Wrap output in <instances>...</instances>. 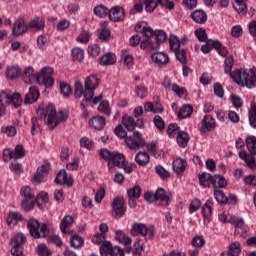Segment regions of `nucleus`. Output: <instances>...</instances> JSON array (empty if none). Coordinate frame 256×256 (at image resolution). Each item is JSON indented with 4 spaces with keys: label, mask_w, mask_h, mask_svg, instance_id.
Listing matches in <instances>:
<instances>
[{
    "label": "nucleus",
    "mask_w": 256,
    "mask_h": 256,
    "mask_svg": "<svg viewBox=\"0 0 256 256\" xmlns=\"http://www.w3.org/2000/svg\"><path fill=\"white\" fill-rule=\"evenodd\" d=\"M13 159H23L25 157V149L21 144L16 145L15 149L12 150Z\"/></svg>",
    "instance_id": "obj_47"
},
{
    "label": "nucleus",
    "mask_w": 256,
    "mask_h": 256,
    "mask_svg": "<svg viewBox=\"0 0 256 256\" xmlns=\"http://www.w3.org/2000/svg\"><path fill=\"white\" fill-rule=\"evenodd\" d=\"M1 103L2 107H8L12 103L14 107H21L23 104V99L19 92L13 93L11 90H4L1 92Z\"/></svg>",
    "instance_id": "obj_6"
},
{
    "label": "nucleus",
    "mask_w": 256,
    "mask_h": 256,
    "mask_svg": "<svg viewBox=\"0 0 256 256\" xmlns=\"http://www.w3.org/2000/svg\"><path fill=\"white\" fill-rule=\"evenodd\" d=\"M57 185H67V187H73V177L67 175V171L60 170L55 178Z\"/></svg>",
    "instance_id": "obj_12"
},
{
    "label": "nucleus",
    "mask_w": 256,
    "mask_h": 256,
    "mask_svg": "<svg viewBox=\"0 0 256 256\" xmlns=\"http://www.w3.org/2000/svg\"><path fill=\"white\" fill-rule=\"evenodd\" d=\"M154 196L156 201H162L166 207L169 205V196L165 195V190L163 188H158Z\"/></svg>",
    "instance_id": "obj_40"
},
{
    "label": "nucleus",
    "mask_w": 256,
    "mask_h": 256,
    "mask_svg": "<svg viewBox=\"0 0 256 256\" xmlns=\"http://www.w3.org/2000/svg\"><path fill=\"white\" fill-rule=\"evenodd\" d=\"M191 115H193V106L189 104L183 105L178 112L179 119H187Z\"/></svg>",
    "instance_id": "obj_33"
},
{
    "label": "nucleus",
    "mask_w": 256,
    "mask_h": 256,
    "mask_svg": "<svg viewBox=\"0 0 256 256\" xmlns=\"http://www.w3.org/2000/svg\"><path fill=\"white\" fill-rule=\"evenodd\" d=\"M149 161H151V157L147 152H138L135 156V162L140 167H146V165H149Z\"/></svg>",
    "instance_id": "obj_26"
},
{
    "label": "nucleus",
    "mask_w": 256,
    "mask_h": 256,
    "mask_svg": "<svg viewBox=\"0 0 256 256\" xmlns=\"http://www.w3.org/2000/svg\"><path fill=\"white\" fill-rule=\"evenodd\" d=\"M155 171L157 175L161 177V179H169L171 177V173H169V171H166L161 165H157L155 167Z\"/></svg>",
    "instance_id": "obj_56"
},
{
    "label": "nucleus",
    "mask_w": 256,
    "mask_h": 256,
    "mask_svg": "<svg viewBox=\"0 0 256 256\" xmlns=\"http://www.w3.org/2000/svg\"><path fill=\"white\" fill-rule=\"evenodd\" d=\"M202 127L205 129H213V127H215V120L213 119V116L206 115L202 120Z\"/></svg>",
    "instance_id": "obj_52"
},
{
    "label": "nucleus",
    "mask_w": 256,
    "mask_h": 256,
    "mask_svg": "<svg viewBox=\"0 0 256 256\" xmlns=\"http://www.w3.org/2000/svg\"><path fill=\"white\" fill-rule=\"evenodd\" d=\"M39 90L37 89V86H31L29 88V92L25 95L24 103L25 105H32V103L37 102V99L40 97Z\"/></svg>",
    "instance_id": "obj_16"
},
{
    "label": "nucleus",
    "mask_w": 256,
    "mask_h": 256,
    "mask_svg": "<svg viewBox=\"0 0 256 256\" xmlns=\"http://www.w3.org/2000/svg\"><path fill=\"white\" fill-rule=\"evenodd\" d=\"M191 245L196 249H201L205 245V239L203 236H195L191 241Z\"/></svg>",
    "instance_id": "obj_55"
},
{
    "label": "nucleus",
    "mask_w": 256,
    "mask_h": 256,
    "mask_svg": "<svg viewBox=\"0 0 256 256\" xmlns=\"http://www.w3.org/2000/svg\"><path fill=\"white\" fill-rule=\"evenodd\" d=\"M151 59L158 67H165L169 63V55L164 52H155L151 55Z\"/></svg>",
    "instance_id": "obj_14"
},
{
    "label": "nucleus",
    "mask_w": 256,
    "mask_h": 256,
    "mask_svg": "<svg viewBox=\"0 0 256 256\" xmlns=\"http://www.w3.org/2000/svg\"><path fill=\"white\" fill-rule=\"evenodd\" d=\"M22 77L24 83H26L27 85H31V83H33L35 79H37L35 70L31 66H28L24 69Z\"/></svg>",
    "instance_id": "obj_22"
},
{
    "label": "nucleus",
    "mask_w": 256,
    "mask_h": 256,
    "mask_svg": "<svg viewBox=\"0 0 256 256\" xmlns=\"http://www.w3.org/2000/svg\"><path fill=\"white\" fill-rule=\"evenodd\" d=\"M172 167L175 173H184L185 169H187V162L181 158H178L173 161Z\"/></svg>",
    "instance_id": "obj_34"
},
{
    "label": "nucleus",
    "mask_w": 256,
    "mask_h": 256,
    "mask_svg": "<svg viewBox=\"0 0 256 256\" xmlns=\"http://www.w3.org/2000/svg\"><path fill=\"white\" fill-rule=\"evenodd\" d=\"M148 233H149V228H147V225L143 223L133 224L131 235H133L134 237L137 235H142V237H146Z\"/></svg>",
    "instance_id": "obj_21"
},
{
    "label": "nucleus",
    "mask_w": 256,
    "mask_h": 256,
    "mask_svg": "<svg viewBox=\"0 0 256 256\" xmlns=\"http://www.w3.org/2000/svg\"><path fill=\"white\" fill-rule=\"evenodd\" d=\"M214 198L217 203L227 205V196H225V192H223L222 190H214Z\"/></svg>",
    "instance_id": "obj_48"
},
{
    "label": "nucleus",
    "mask_w": 256,
    "mask_h": 256,
    "mask_svg": "<svg viewBox=\"0 0 256 256\" xmlns=\"http://www.w3.org/2000/svg\"><path fill=\"white\" fill-rule=\"evenodd\" d=\"M19 221H23V215L19 212H10L8 214L7 223L9 227H15Z\"/></svg>",
    "instance_id": "obj_29"
},
{
    "label": "nucleus",
    "mask_w": 256,
    "mask_h": 256,
    "mask_svg": "<svg viewBox=\"0 0 256 256\" xmlns=\"http://www.w3.org/2000/svg\"><path fill=\"white\" fill-rule=\"evenodd\" d=\"M75 223V218L71 215H66L64 218L61 220L60 223V231L61 233H64L65 235H70L71 230H67L68 227H71Z\"/></svg>",
    "instance_id": "obj_19"
},
{
    "label": "nucleus",
    "mask_w": 256,
    "mask_h": 256,
    "mask_svg": "<svg viewBox=\"0 0 256 256\" xmlns=\"http://www.w3.org/2000/svg\"><path fill=\"white\" fill-rule=\"evenodd\" d=\"M144 110L150 113H163V105L161 103L146 102L144 105Z\"/></svg>",
    "instance_id": "obj_30"
},
{
    "label": "nucleus",
    "mask_w": 256,
    "mask_h": 256,
    "mask_svg": "<svg viewBox=\"0 0 256 256\" xmlns=\"http://www.w3.org/2000/svg\"><path fill=\"white\" fill-rule=\"evenodd\" d=\"M98 111L100 113H105L109 117L111 115V110H109V101H101V103L98 106Z\"/></svg>",
    "instance_id": "obj_53"
},
{
    "label": "nucleus",
    "mask_w": 256,
    "mask_h": 256,
    "mask_svg": "<svg viewBox=\"0 0 256 256\" xmlns=\"http://www.w3.org/2000/svg\"><path fill=\"white\" fill-rule=\"evenodd\" d=\"M72 57L75 61H83L85 52L81 48H74L72 49Z\"/></svg>",
    "instance_id": "obj_54"
},
{
    "label": "nucleus",
    "mask_w": 256,
    "mask_h": 256,
    "mask_svg": "<svg viewBox=\"0 0 256 256\" xmlns=\"http://www.w3.org/2000/svg\"><path fill=\"white\" fill-rule=\"evenodd\" d=\"M128 198L139 199L141 197V186L135 185L127 190Z\"/></svg>",
    "instance_id": "obj_43"
},
{
    "label": "nucleus",
    "mask_w": 256,
    "mask_h": 256,
    "mask_svg": "<svg viewBox=\"0 0 256 256\" xmlns=\"http://www.w3.org/2000/svg\"><path fill=\"white\" fill-rule=\"evenodd\" d=\"M20 194L22 195V197H24V199H29V201H31V199H35V194L29 186L22 187V189L20 190Z\"/></svg>",
    "instance_id": "obj_49"
},
{
    "label": "nucleus",
    "mask_w": 256,
    "mask_h": 256,
    "mask_svg": "<svg viewBox=\"0 0 256 256\" xmlns=\"http://www.w3.org/2000/svg\"><path fill=\"white\" fill-rule=\"evenodd\" d=\"M246 146L250 155H256V137L255 136H249L248 138H246Z\"/></svg>",
    "instance_id": "obj_42"
},
{
    "label": "nucleus",
    "mask_w": 256,
    "mask_h": 256,
    "mask_svg": "<svg viewBox=\"0 0 256 256\" xmlns=\"http://www.w3.org/2000/svg\"><path fill=\"white\" fill-rule=\"evenodd\" d=\"M25 243H27V237L23 233H17L14 237L11 239V245L12 247L23 249L25 247Z\"/></svg>",
    "instance_id": "obj_20"
},
{
    "label": "nucleus",
    "mask_w": 256,
    "mask_h": 256,
    "mask_svg": "<svg viewBox=\"0 0 256 256\" xmlns=\"http://www.w3.org/2000/svg\"><path fill=\"white\" fill-rule=\"evenodd\" d=\"M70 245L74 249H81V247H83V245H85V240L83 239V237H81L79 235H73L70 240Z\"/></svg>",
    "instance_id": "obj_41"
},
{
    "label": "nucleus",
    "mask_w": 256,
    "mask_h": 256,
    "mask_svg": "<svg viewBox=\"0 0 256 256\" xmlns=\"http://www.w3.org/2000/svg\"><path fill=\"white\" fill-rule=\"evenodd\" d=\"M100 157L104 159V161H107V167L108 171L110 173H113L115 171L114 167H117L118 169H123L125 173H132L133 168L131 165H129V162H127V159L125 158V154L120 153L119 151H109L107 148H103L100 150Z\"/></svg>",
    "instance_id": "obj_2"
},
{
    "label": "nucleus",
    "mask_w": 256,
    "mask_h": 256,
    "mask_svg": "<svg viewBox=\"0 0 256 256\" xmlns=\"http://www.w3.org/2000/svg\"><path fill=\"white\" fill-rule=\"evenodd\" d=\"M89 39H91V34L87 30H83L77 37L78 43H89Z\"/></svg>",
    "instance_id": "obj_59"
},
{
    "label": "nucleus",
    "mask_w": 256,
    "mask_h": 256,
    "mask_svg": "<svg viewBox=\"0 0 256 256\" xmlns=\"http://www.w3.org/2000/svg\"><path fill=\"white\" fill-rule=\"evenodd\" d=\"M248 31H249L251 37H254V39L256 41V20L249 22Z\"/></svg>",
    "instance_id": "obj_64"
},
{
    "label": "nucleus",
    "mask_w": 256,
    "mask_h": 256,
    "mask_svg": "<svg viewBox=\"0 0 256 256\" xmlns=\"http://www.w3.org/2000/svg\"><path fill=\"white\" fill-rule=\"evenodd\" d=\"M109 19L110 21H114V22L123 21V19H125V10H123L119 6H115L111 8L109 12Z\"/></svg>",
    "instance_id": "obj_17"
},
{
    "label": "nucleus",
    "mask_w": 256,
    "mask_h": 256,
    "mask_svg": "<svg viewBox=\"0 0 256 256\" xmlns=\"http://www.w3.org/2000/svg\"><path fill=\"white\" fill-rule=\"evenodd\" d=\"M191 18L195 23H198L199 25H203L207 22V12L203 10H195L191 14Z\"/></svg>",
    "instance_id": "obj_25"
},
{
    "label": "nucleus",
    "mask_w": 256,
    "mask_h": 256,
    "mask_svg": "<svg viewBox=\"0 0 256 256\" xmlns=\"http://www.w3.org/2000/svg\"><path fill=\"white\" fill-rule=\"evenodd\" d=\"M117 61V57L113 53H107L100 59V65H103L104 67H107L109 65L115 64Z\"/></svg>",
    "instance_id": "obj_37"
},
{
    "label": "nucleus",
    "mask_w": 256,
    "mask_h": 256,
    "mask_svg": "<svg viewBox=\"0 0 256 256\" xmlns=\"http://www.w3.org/2000/svg\"><path fill=\"white\" fill-rule=\"evenodd\" d=\"M115 235L116 241H118V243H121V245H125L126 253H131L132 248L128 247V245H131V243H133L131 237L127 236V234H125L123 230H116Z\"/></svg>",
    "instance_id": "obj_10"
},
{
    "label": "nucleus",
    "mask_w": 256,
    "mask_h": 256,
    "mask_svg": "<svg viewBox=\"0 0 256 256\" xmlns=\"http://www.w3.org/2000/svg\"><path fill=\"white\" fill-rule=\"evenodd\" d=\"M35 203H37L36 199H24L22 200L21 207L24 209V211H33V208L35 207Z\"/></svg>",
    "instance_id": "obj_46"
},
{
    "label": "nucleus",
    "mask_w": 256,
    "mask_h": 256,
    "mask_svg": "<svg viewBox=\"0 0 256 256\" xmlns=\"http://www.w3.org/2000/svg\"><path fill=\"white\" fill-rule=\"evenodd\" d=\"M165 39H167V34L163 30L154 31V45H152V49H159L161 43H165Z\"/></svg>",
    "instance_id": "obj_24"
},
{
    "label": "nucleus",
    "mask_w": 256,
    "mask_h": 256,
    "mask_svg": "<svg viewBox=\"0 0 256 256\" xmlns=\"http://www.w3.org/2000/svg\"><path fill=\"white\" fill-rule=\"evenodd\" d=\"M38 255L51 256L53 255V252H51V250L45 244H40L38 245Z\"/></svg>",
    "instance_id": "obj_60"
},
{
    "label": "nucleus",
    "mask_w": 256,
    "mask_h": 256,
    "mask_svg": "<svg viewBox=\"0 0 256 256\" xmlns=\"http://www.w3.org/2000/svg\"><path fill=\"white\" fill-rule=\"evenodd\" d=\"M249 123L251 127L256 129V103L251 104V108L249 110Z\"/></svg>",
    "instance_id": "obj_45"
},
{
    "label": "nucleus",
    "mask_w": 256,
    "mask_h": 256,
    "mask_svg": "<svg viewBox=\"0 0 256 256\" xmlns=\"http://www.w3.org/2000/svg\"><path fill=\"white\" fill-rule=\"evenodd\" d=\"M127 212V207H125V199L122 197H116L112 201V217L114 219H121Z\"/></svg>",
    "instance_id": "obj_8"
},
{
    "label": "nucleus",
    "mask_w": 256,
    "mask_h": 256,
    "mask_svg": "<svg viewBox=\"0 0 256 256\" xmlns=\"http://www.w3.org/2000/svg\"><path fill=\"white\" fill-rule=\"evenodd\" d=\"M37 115H39L40 119H45V117H47V125L51 130L55 129L59 123L67 121L65 112L60 111L57 113V109L53 104H49L46 109L39 107L37 109Z\"/></svg>",
    "instance_id": "obj_4"
},
{
    "label": "nucleus",
    "mask_w": 256,
    "mask_h": 256,
    "mask_svg": "<svg viewBox=\"0 0 256 256\" xmlns=\"http://www.w3.org/2000/svg\"><path fill=\"white\" fill-rule=\"evenodd\" d=\"M60 91L64 97H70L72 93L71 86L65 82L60 83Z\"/></svg>",
    "instance_id": "obj_61"
},
{
    "label": "nucleus",
    "mask_w": 256,
    "mask_h": 256,
    "mask_svg": "<svg viewBox=\"0 0 256 256\" xmlns=\"http://www.w3.org/2000/svg\"><path fill=\"white\" fill-rule=\"evenodd\" d=\"M169 43H170V49L171 51H178L179 49H181V42L179 41V38H177V36L175 35H171L170 39H169Z\"/></svg>",
    "instance_id": "obj_50"
},
{
    "label": "nucleus",
    "mask_w": 256,
    "mask_h": 256,
    "mask_svg": "<svg viewBox=\"0 0 256 256\" xmlns=\"http://www.w3.org/2000/svg\"><path fill=\"white\" fill-rule=\"evenodd\" d=\"M22 70L18 65H9L5 70L6 79H10V81H15V79H19L21 77Z\"/></svg>",
    "instance_id": "obj_13"
},
{
    "label": "nucleus",
    "mask_w": 256,
    "mask_h": 256,
    "mask_svg": "<svg viewBox=\"0 0 256 256\" xmlns=\"http://www.w3.org/2000/svg\"><path fill=\"white\" fill-rule=\"evenodd\" d=\"M241 255V244L234 242L230 245L228 253L222 252L220 256H239Z\"/></svg>",
    "instance_id": "obj_28"
},
{
    "label": "nucleus",
    "mask_w": 256,
    "mask_h": 256,
    "mask_svg": "<svg viewBox=\"0 0 256 256\" xmlns=\"http://www.w3.org/2000/svg\"><path fill=\"white\" fill-rule=\"evenodd\" d=\"M212 185L216 189H221L223 187H227V180L225 179V177L216 174L212 176Z\"/></svg>",
    "instance_id": "obj_35"
},
{
    "label": "nucleus",
    "mask_w": 256,
    "mask_h": 256,
    "mask_svg": "<svg viewBox=\"0 0 256 256\" xmlns=\"http://www.w3.org/2000/svg\"><path fill=\"white\" fill-rule=\"evenodd\" d=\"M28 27L29 29H37L38 31H43L45 29V20L40 17H35L30 21Z\"/></svg>",
    "instance_id": "obj_32"
},
{
    "label": "nucleus",
    "mask_w": 256,
    "mask_h": 256,
    "mask_svg": "<svg viewBox=\"0 0 256 256\" xmlns=\"http://www.w3.org/2000/svg\"><path fill=\"white\" fill-rule=\"evenodd\" d=\"M141 253H143V242L142 240H137L134 242V251L133 254L135 256H141Z\"/></svg>",
    "instance_id": "obj_62"
},
{
    "label": "nucleus",
    "mask_w": 256,
    "mask_h": 256,
    "mask_svg": "<svg viewBox=\"0 0 256 256\" xmlns=\"http://www.w3.org/2000/svg\"><path fill=\"white\" fill-rule=\"evenodd\" d=\"M239 157L245 161L247 167H249V169H256V161H255V157H253L252 154H247V152L245 150H241L239 152Z\"/></svg>",
    "instance_id": "obj_23"
},
{
    "label": "nucleus",
    "mask_w": 256,
    "mask_h": 256,
    "mask_svg": "<svg viewBox=\"0 0 256 256\" xmlns=\"http://www.w3.org/2000/svg\"><path fill=\"white\" fill-rule=\"evenodd\" d=\"M122 124L127 129V131H135V127H143V120L138 119V121L135 122L133 117L125 115L122 117Z\"/></svg>",
    "instance_id": "obj_11"
},
{
    "label": "nucleus",
    "mask_w": 256,
    "mask_h": 256,
    "mask_svg": "<svg viewBox=\"0 0 256 256\" xmlns=\"http://www.w3.org/2000/svg\"><path fill=\"white\" fill-rule=\"evenodd\" d=\"M194 35L198 39V41H200V43H205L206 41H209V39H207V32L203 28L196 29Z\"/></svg>",
    "instance_id": "obj_51"
},
{
    "label": "nucleus",
    "mask_w": 256,
    "mask_h": 256,
    "mask_svg": "<svg viewBox=\"0 0 256 256\" xmlns=\"http://www.w3.org/2000/svg\"><path fill=\"white\" fill-rule=\"evenodd\" d=\"M99 83L101 80L97 77V75H90L81 83V80H77L75 82V91L74 96L76 99H81L84 96L85 101H93V97H95V89L99 87Z\"/></svg>",
    "instance_id": "obj_3"
},
{
    "label": "nucleus",
    "mask_w": 256,
    "mask_h": 256,
    "mask_svg": "<svg viewBox=\"0 0 256 256\" xmlns=\"http://www.w3.org/2000/svg\"><path fill=\"white\" fill-rule=\"evenodd\" d=\"M109 13V8H106L104 5H98L94 8V15H96L97 17H107Z\"/></svg>",
    "instance_id": "obj_44"
},
{
    "label": "nucleus",
    "mask_w": 256,
    "mask_h": 256,
    "mask_svg": "<svg viewBox=\"0 0 256 256\" xmlns=\"http://www.w3.org/2000/svg\"><path fill=\"white\" fill-rule=\"evenodd\" d=\"M147 13H153L157 9V2L153 0H143Z\"/></svg>",
    "instance_id": "obj_57"
},
{
    "label": "nucleus",
    "mask_w": 256,
    "mask_h": 256,
    "mask_svg": "<svg viewBox=\"0 0 256 256\" xmlns=\"http://www.w3.org/2000/svg\"><path fill=\"white\" fill-rule=\"evenodd\" d=\"M27 24H25V20L18 19L12 28V33L15 35V37H19L25 33H27Z\"/></svg>",
    "instance_id": "obj_18"
},
{
    "label": "nucleus",
    "mask_w": 256,
    "mask_h": 256,
    "mask_svg": "<svg viewBox=\"0 0 256 256\" xmlns=\"http://www.w3.org/2000/svg\"><path fill=\"white\" fill-rule=\"evenodd\" d=\"M162 85H163V87H165V89H171L179 97H183L185 95V88H181L177 84L172 85L171 84V79L169 77H164Z\"/></svg>",
    "instance_id": "obj_15"
},
{
    "label": "nucleus",
    "mask_w": 256,
    "mask_h": 256,
    "mask_svg": "<svg viewBox=\"0 0 256 256\" xmlns=\"http://www.w3.org/2000/svg\"><path fill=\"white\" fill-rule=\"evenodd\" d=\"M176 140L179 147L185 148L189 143V134L185 131H179Z\"/></svg>",
    "instance_id": "obj_39"
},
{
    "label": "nucleus",
    "mask_w": 256,
    "mask_h": 256,
    "mask_svg": "<svg viewBox=\"0 0 256 256\" xmlns=\"http://www.w3.org/2000/svg\"><path fill=\"white\" fill-rule=\"evenodd\" d=\"M199 178V184L201 187H209L211 184H213V176L207 172H203L198 175Z\"/></svg>",
    "instance_id": "obj_31"
},
{
    "label": "nucleus",
    "mask_w": 256,
    "mask_h": 256,
    "mask_svg": "<svg viewBox=\"0 0 256 256\" xmlns=\"http://www.w3.org/2000/svg\"><path fill=\"white\" fill-rule=\"evenodd\" d=\"M212 211H213V202L211 200H207L205 204L202 206V215L204 219L209 221V219H211Z\"/></svg>",
    "instance_id": "obj_38"
},
{
    "label": "nucleus",
    "mask_w": 256,
    "mask_h": 256,
    "mask_svg": "<svg viewBox=\"0 0 256 256\" xmlns=\"http://www.w3.org/2000/svg\"><path fill=\"white\" fill-rule=\"evenodd\" d=\"M47 43H49V37L47 36H43V35H40L38 36V39H37V46L44 50L45 47L47 46Z\"/></svg>",
    "instance_id": "obj_63"
},
{
    "label": "nucleus",
    "mask_w": 256,
    "mask_h": 256,
    "mask_svg": "<svg viewBox=\"0 0 256 256\" xmlns=\"http://www.w3.org/2000/svg\"><path fill=\"white\" fill-rule=\"evenodd\" d=\"M247 0H235L233 4V8L238 13V15H246L247 14V4H245Z\"/></svg>",
    "instance_id": "obj_36"
},
{
    "label": "nucleus",
    "mask_w": 256,
    "mask_h": 256,
    "mask_svg": "<svg viewBox=\"0 0 256 256\" xmlns=\"http://www.w3.org/2000/svg\"><path fill=\"white\" fill-rule=\"evenodd\" d=\"M234 63L235 59L233 58V56H228L224 61V73H226V75H230L233 81H235L237 85H240V87H247V89H253V87H255L256 81L255 69L233 71Z\"/></svg>",
    "instance_id": "obj_1"
},
{
    "label": "nucleus",
    "mask_w": 256,
    "mask_h": 256,
    "mask_svg": "<svg viewBox=\"0 0 256 256\" xmlns=\"http://www.w3.org/2000/svg\"><path fill=\"white\" fill-rule=\"evenodd\" d=\"M28 230L33 239H45L49 235L47 224L40 223L37 219H30L28 221Z\"/></svg>",
    "instance_id": "obj_5"
},
{
    "label": "nucleus",
    "mask_w": 256,
    "mask_h": 256,
    "mask_svg": "<svg viewBox=\"0 0 256 256\" xmlns=\"http://www.w3.org/2000/svg\"><path fill=\"white\" fill-rule=\"evenodd\" d=\"M113 247H111L110 241H104V243L100 246V255L107 256L109 255V251H111Z\"/></svg>",
    "instance_id": "obj_58"
},
{
    "label": "nucleus",
    "mask_w": 256,
    "mask_h": 256,
    "mask_svg": "<svg viewBox=\"0 0 256 256\" xmlns=\"http://www.w3.org/2000/svg\"><path fill=\"white\" fill-rule=\"evenodd\" d=\"M36 81L40 85H45V87H53L55 84V79H53V68L44 67L40 73L36 75Z\"/></svg>",
    "instance_id": "obj_7"
},
{
    "label": "nucleus",
    "mask_w": 256,
    "mask_h": 256,
    "mask_svg": "<svg viewBox=\"0 0 256 256\" xmlns=\"http://www.w3.org/2000/svg\"><path fill=\"white\" fill-rule=\"evenodd\" d=\"M125 144L129 149H137L138 147H145V140L141 138V133L136 131L132 136L125 137Z\"/></svg>",
    "instance_id": "obj_9"
},
{
    "label": "nucleus",
    "mask_w": 256,
    "mask_h": 256,
    "mask_svg": "<svg viewBox=\"0 0 256 256\" xmlns=\"http://www.w3.org/2000/svg\"><path fill=\"white\" fill-rule=\"evenodd\" d=\"M90 127L95 129L96 131H101L103 127H105V117L103 116H94L90 121H89Z\"/></svg>",
    "instance_id": "obj_27"
}]
</instances>
